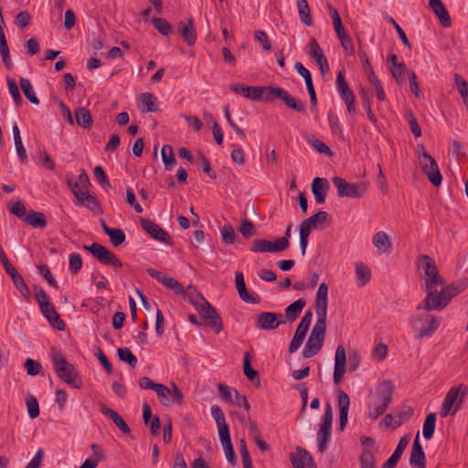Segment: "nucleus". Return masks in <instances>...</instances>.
Instances as JSON below:
<instances>
[{
    "label": "nucleus",
    "instance_id": "nucleus-51",
    "mask_svg": "<svg viewBox=\"0 0 468 468\" xmlns=\"http://www.w3.org/2000/svg\"><path fill=\"white\" fill-rule=\"evenodd\" d=\"M107 234L110 237L111 243L114 247L122 245L125 241V233L121 229H108Z\"/></svg>",
    "mask_w": 468,
    "mask_h": 468
},
{
    "label": "nucleus",
    "instance_id": "nucleus-20",
    "mask_svg": "<svg viewBox=\"0 0 468 468\" xmlns=\"http://www.w3.org/2000/svg\"><path fill=\"white\" fill-rule=\"evenodd\" d=\"M235 284L238 293L243 302L250 303H258L260 302V297L257 293H250L248 292L241 271L235 272Z\"/></svg>",
    "mask_w": 468,
    "mask_h": 468
},
{
    "label": "nucleus",
    "instance_id": "nucleus-37",
    "mask_svg": "<svg viewBox=\"0 0 468 468\" xmlns=\"http://www.w3.org/2000/svg\"><path fill=\"white\" fill-rule=\"evenodd\" d=\"M373 244L381 252L388 251L392 246L388 235L384 231H378L374 235Z\"/></svg>",
    "mask_w": 468,
    "mask_h": 468
},
{
    "label": "nucleus",
    "instance_id": "nucleus-16",
    "mask_svg": "<svg viewBox=\"0 0 468 468\" xmlns=\"http://www.w3.org/2000/svg\"><path fill=\"white\" fill-rule=\"evenodd\" d=\"M270 91H271V96H272L273 98L276 97V98L280 99L281 101H282L288 108H290L299 113L305 112L306 106H305L304 102L295 99L282 88L271 86Z\"/></svg>",
    "mask_w": 468,
    "mask_h": 468
},
{
    "label": "nucleus",
    "instance_id": "nucleus-39",
    "mask_svg": "<svg viewBox=\"0 0 468 468\" xmlns=\"http://www.w3.org/2000/svg\"><path fill=\"white\" fill-rule=\"evenodd\" d=\"M75 118L77 123L84 129H90L92 126L93 120L90 111L84 107L75 110Z\"/></svg>",
    "mask_w": 468,
    "mask_h": 468
},
{
    "label": "nucleus",
    "instance_id": "nucleus-30",
    "mask_svg": "<svg viewBox=\"0 0 468 468\" xmlns=\"http://www.w3.org/2000/svg\"><path fill=\"white\" fill-rule=\"evenodd\" d=\"M468 287V278H464L456 282L452 283L446 287H443L441 290V293L444 294V299L446 303L449 304L451 300L463 292Z\"/></svg>",
    "mask_w": 468,
    "mask_h": 468
},
{
    "label": "nucleus",
    "instance_id": "nucleus-63",
    "mask_svg": "<svg viewBox=\"0 0 468 468\" xmlns=\"http://www.w3.org/2000/svg\"><path fill=\"white\" fill-rule=\"evenodd\" d=\"M24 367L26 368L27 373L30 376H37L40 373V363L32 358H27Z\"/></svg>",
    "mask_w": 468,
    "mask_h": 468
},
{
    "label": "nucleus",
    "instance_id": "nucleus-42",
    "mask_svg": "<svg viewBox=\"0 0 468 468\" xmlns=\"http://www.w3.org/2000/svg\"><path fill=\"white\" fill-rule=\"evenodd\" d=\"M24 222L33 228L44 229L47 226L45 215L42 212L31 211L24 219Z\"/></svg>",
    "mask_w": 468,
    "mask_h": 468
},
{
    "label": "nucleus",
    "instance_id": "nucleus-2",
    "mask_svg": "<svg viewBox=\"0 0 468 468\" xmlns=\"http://www.w3.org/2000/svg\"><path fill=\"white\" fill-rule=\"evenodd\" d=\"M394 386L391 380L382 381L377 388L375 401L368 406V417L377 420L392 402Z\"/></svg>",
    "mask_w": 468,
    "mask_h": 468
},
{
    "label": "nucleus",
    "instance_id": "nucleus-19",
    "mask_svg": "<svg viewBox=\"0 0 468 468\" xmlns=\"http://www.w3.org/2000/svg\"><path fill=\"white\" fill-rule=\"evenodd\" d=\"M422 319H427L429 322V325L426 328L415 329V338L421 339L423 337L431 336L439 327L440 322L436 320L433 315L426 314L423 316H415L410 319V323L415 324L418 321H421Z\"/></svg>",
    "mask_w": 468,
    "mask_h": 468
},
{
    "label": "nucleus",
    "instance_id": "nucleus-6",
    "mask_svg": "<svg viewBox=\"0 0 468 468\" xmlns=\"http://www.w3.org/2000/svg\"><path fill=\"white\" fill-rule=\"evenodd\" d=\"M229 90L235 93L241 94L247 99L251 101H261L266 102H271L273 97L271 96V86H246L239 84H231Z\"/></svg>",
    "mask_w": 468,
    "mask_h": 468
},
{
    "label": "nucleus",
    "instance_id": "nucleus-34",
    "mask_svg": "<svg viewBox=\"0 0 468 468\" xmlns=\"http://www.w3.org/2000/svg\"><path fill=\"white\" fill-rule=\"evenodd\" d=\"M305 304H306V301L303 298H300V299L296 300L295 302H293L292 303H291L290 305H288L285 309V314H284L285 319L289 323L294 322L298 318V316L301 314Z\"/></svg>",
    "mask_w": 468,
    "mask_h": 468
},
{
    "label": "nucleus",
    "instance_id": "nucleus-10",
    "mask_svg": "<svg viewBox=\"0 0 468 468\" xmlns=\"http://www.w3.org/2000/svg\"><path fill=\"white\" fill-rule=\"evenodd\" d=\"M200 316L207 321V324L211 327L216 334H219L223 330V322L216 309L207 301L204 300L202 304L197 306L196 309Z\"/></svg>",
    "mask_w": 468,
    "mask_h": 468
},
{
    "label": "nucleus",
    "instance_id": "nucleus-18",
    "mask_svg": "<svg viewBox=\"0 0 468 468\" xmlns=\"http://www.w3.org/2000/svg\"><path fill=\"white\" fill-rule=\"evenodd\" d=\"M346 353L342 345L337 346L335 356L334 383L338 385L346 372Z\"/></svg>",
    "mask_w": 468,
    "mask_h": 468
},
{
    "label": "nucleus",
    "instance_id": "nucleus-27",
    "mask_svg": "<svg viewBox=\"0 0 468 468\" xmlns=\"http://www.w3.org/2000/svg\"><path fill=\"white\" fill-rule=\"evenodd\" d=\"M429 5L433 13L440 19L443 27H449L452 25L451 16L441 0H429Z\"/></svg>",
    "mask_w": 468,
    "mask_h": 468
},
{
    "label": "nucleus",
    "instance_id": "nucleus-7",
    "mask_svg": "<svg viewBox=\"0 0 468 468\" xmlns=\"http://www.w3.org/2000/svg\"><path fill=\"white\" fill-rule=\"evenodd\" d=\"M332 181L340 197L359 198L367 191V186L364 183H348L346 179L339 176H334Z\"/></svg>",
    "mask_w": 468,
    "mask_h": 468
},
{
    "label": "nucleus",
    "instance_id": "nucleus-50",
    "mask_svg": "<svg viewBox=\"0 0 468 468\" xmlns=\"http://www.w3.org/2000/svg\"><path fill=\"white\" fill-rule=\"evenodd\" d=\"M359 463L361 468H377V459L370 450H364L360 455Z\"/></svg>",
    "mask_w": 468,
    "mask_h": 468
},
{
    "label": "nucleus",
    "instance_id": "nucleus-62",
    "mask_svg": "<svg viewBox=\"0 0 468 468\" xmlns=\"http://www.w3.org/2000/svg\"><path fill=\"white\" fill-rule=\"evenodd\" d=\"M222 239L228 244H233L236 240L237 234L231 225L224 226L221 229Z\"/></svg>",
    "mask_w": 468,
    "mask_h": 468
},
{
    "label": "nucleus",
    "instance_id": "nucleus-29",
    "mask_svg": "<svg viewBox=\"0 0 468 468\" xmlns=\"http://www.w3.org/2000/svg\"><path fill=\"white\" fill-rule=\"evenodd\" d=\"M276 320L275 313L263 312L257 317L256 327L262 330H274L280 326V322Z\"/></svg>",
    "mask_w": 468,
    "mask_h": 468
},
{
    "label": "nucleus",
    "instance_id": "nucleus-58",
    "mask_svg": "<svg viewBox=\"0 0 468 468\" xmlns=\"http://www.w3.org/2000/svg\"><path fill=\"white\" fill-rule=\"evenodd\" d=\"M307 142L318 152L321 154H326L332 155L331 149L321 140L317 139L314 135L309 136L307 138Z\"/></svg>",
    "mask_w": 468,
    "mask_h": 468
},
{
    "label": "nucleus",
    "instance_id": "nucleus-35",
    "mask_svg": "<svg viewBox=\"0 0 468 468\" xmlns=\"http://www.w3.org/2000/svg\"><path fill=\"white\" fill-rule=\"evenodd\" d=\"M146 272L154 279L161 282L167 289L175 290L176 289V280L165 273L154 270L153 268H148Z\"/></svg>",
    "mask_w": 468,
    "mask_h": 468
},
{
    "label": "nucleus",
    "instance_id": "nucleus-55",
    "mask_svg": "<svg viewBox=\"0 0 468 468\" xmlns=\"http://www.w3.org/2000/svg\"><path fill=\"white\" fill-rule=\"evenodd\" d=\"M27 413L31 419H35L39 415V406L37 399L32 395H27L26 399Z\"/></svg>",
    "mask_w": 468,
    "mask_h": 468
},
{
    "label": "nucleus",
    "instance_id": "nucleus-17",
    "mask_svg": "<svg viewBox=\"0 0 468 468\" xmlns=\"http://www.w3.org/2000/svg\"><path fill=\"white\" fill-rule=\"evenodd\" d=\"M141 225L143 229L154 239L166 243L173 244L172 237L161 227L150 219L141 218Z\"/></svg>",
    "mask_w": 468,
    "mask_h": 468
},
{
    "label": "nucleus",
    "instance_id": "nucleus-57",
    "mask_svg": "<svg viewBox=\"0 0 468 468\" xmlns=\"http://www.w3.org/2000/svg\"><path fill=\"white\" fill-rule=\"evenodd\" d=\"M117 352L118 356L122 361L128 363L132 367H135L137 364V358L130 349L120 347L118 348Z\"/></svg>",
    "mask_w": 468,
    "mask_h": 468
},
{
    "label": "nucleus",
    "instance_id": "nucleus-13",
    "mask_svg": "<svg viewBox=\"0 0 468 468\" xmlns=\"http://www.w3.org/2000/svg\"><path fill=\"white\" fill-rule=\"evenodd\" d=\"M288 248L287 240L277 239L275 241H270L265 239H255L251 242L250 250L254 253L260 252H281Z\"/></svg>",
    "mask_w": 468,
    "mask_h": 468
},
{
    "label": "nucleus",
    "instance_id": "nucleus-64",
    "mask_svg": "<svg viewBox=\"0 0 468 468\" xmlns=\"http://www.w3.org/2000/svg\"><path fill=\"white\" fill-rule=\"evenodd\" d=\"M94 176H96L97 178V181L98 183L103 187V188H107V187H111V184H110V181L108 179V176L105 173V171L103 170V168L100 165H97L95 168H94Z\"/></svg>",
    "mask_w": 468,
    "mask_h": 468
},
{
    "label": "nucleus",
    "instance_id": "nucleus-23",
    "mask_svg": "<svg viewBox=\"0 0 468 468\" xmlns=\"http://www.w3.org/2000/svg\"><path fill=\"white\" fill-rule=\"evenodd\" d=\"M290 460L293 468H312L314 466L311 454L303 448H297V454L292 453Z\"/></svg>",
    "mask_w": 468,
    "mask_h": 468
},
{
    "label": "nucleus",
    "instance_id": "nucleus-31",
    "mask_svg": "<svg viewBox=\"0 0 468 468\" xmlns=\"http://www.w3.org/2000/svg\"><path fill=\"white\" fill-rule=\"evenodd\" d=\"M101 412L103 415L108 416L122 433L130 434L131 429L125 420L115 410L108 408L105 404H101Z\"/></svg>",
    "mask_w": 468,
    "mask_h": 468
},
{
    "label": "nucleus",
    "instance_id": "nucleus-22",
    "mask_svg": "<svg viewBox=\"0 0 468 468\" xmlns=\"http://www.w3.org/2000/svg\"><path fill=\"white\" fill-rule=\"evenodd\" d=\"M181 295L182 298L190 303L196 309L197 306L202 304V302L206 300L203 295L197 292L192 286H188L186 289L177 282V295Z\"/></svg>",
    "mask_w": 468,
    "mask_h": 468
},
{
    "label": "nucleus",
    "instance_id": "nucleus-8",
    "mask_svg": "<svg viewBox=\"0 0 468 468\" xmlns=\"http://www.w3.org/2000/svg\"><path fill=\"white\" fill-rule=\"evenodd\" d=\"M83 249L90 252L102 264L111 265L115 268L122 266V261L112 251L99 243L94 242L91 245H84Z\"/></svg>",
    "mask_w": 468,
    "mask_h": 468
},
{
    "label": "nucleus",
    "instance_id": "nucleus-12",
    "mask_svg": "<svg viewBox=\"0 0 468 468\" xmlns=\"http://www.w3.org/2000/svg\"><path fill=\"white\" fill-rule=\"evenodd\" d=\"M0 261L5 270V271L10 275L12 281L16 287V289L20 292V293L27 299L30 297V290L28 286L26 284L23 277L18 273L15 267L11 264L9 260L7 259L5 251L0 250Z\"/></svg>",
    "mask_w": 468,
    "mask_h": 468
},
{
    "label": "nucleus",
    "instance_id": "nucleus-5",
    "mask_svg": "<svg viewBox=\"0 0 468 468\" xmlns=\"http://www.w3.org/2000/svg\"><path fill=\"white\" fill-rule=\"evenodd\" d=\"M468 393V388L463 384L458 387H452L447 392L445 399L442 403V407L441 410V417H447L455 405V408L452 411V415H454L459 410L461 404L463 402L465 397Z\"/></svg>",
    "mask_w": 468,
    "mask_h": 468
},
{
    "label": "nucleus",
    "instance_id": "nucleus-26",
    "mask_svg": "<svg viewBox=\"0 0 468 468\" xmlns=\"http://www.w3.org/2000/svg\"><path fill=\"white\" fill-rule=\"evenodd\" d=\"M338 408H339V428L343 431L347 423L348 410L350 406V399L348 395L342 389L338 392Z\"/></svg>",
    "mask_w": 468,
    "mask_h": 468
},
{
    "label": "nucleus",
    "instance_id": "nucleus-21",
    "mask_svg": "<svg viewBox=\"0 0 468 468\" xmlns=\"http://www.w3.org/2000/svg\"><path fill=\"white\" fill-rule=\"evenodd\" d=\"M330 185L326 178L315 177L312 182V193L316 203L324 204L326 195L329 191Z\"/></svg>",
    "mask_w": 468,
    "mask_h": 468
},
{
    "label": "nucleus",
    "instance_id": "nucleus-47",
    "mask_svg": "<svg viewBox=\"0 0 468 468\" xmlns=\"http://www.w3.org/2000/svg\"><path fill=\"white\" fill-rule=\"evenodd\" d=\"M436 415L430 413L427 415L423 424V436L425 439L430 440L432 438L435 431Z\"/></svg>",
    "mask_w": 468,
    "mask_h": 468
},
{
    "label": "nucleus",
    "instance_id": "nucleus-56",
    "mask_svg": "<svg viewBox=\"0 0 468 468\" xmlns=\"http://www.w3.org/2000/svg\"><path fill=\"white\" fill-rule=\"evenodd\" d=\"M406 120L409 122L410 128L413 135L418 138L421 136V128L418 123L416 117L411 111H407L405 113Z\"/></svg>",
    "mask_w": 468,
    "mask_h": 468
},
{
    "label": "nucleus",
    "instance_id": "nucleus-46",
    "mask_svg": "<svg viewBox=\"0 0 468 468\" xmlns=\"http://www.w3.org/2000/svg\"><path fill=\"white\" fill-rule=\"evenodd\" d=\"M140 102L143 105V112H155L158 110L152 93L145 92L140 96Z\"/></svg>",
    "mask_w": 468,
    "mask_h": 468
},
{
    "label": "nucleus",
    "instance_id": "nucleus-38",
    "mask_svg": "<svg viewBox=\"0 0 468 468\" xmlns=\"http://www.w3.org/2000/svg\"><path fill=\"white\" fill-rule=\"evenodd\" d=\"M357 285L365 286L371 279L370 269L363 262H356L355 264Z\"/></svg>",
    "mask_w": 468,
    "mask_h": 468
},
{
    "label": "nucleus",
    "instance_id": "nucleus-49",
    "mask_svg": "<svg viewBox=\"0 0 468 468\" xmlns=\"http://www.w3.org/2000/svg\"><path fill=\"white\" fill-rule=\"evenodd\" d=\"M250 354L249 352L244 354V361H243V371L244 375L247 377V378L253 382L255 379L258 381L259 379V374L258 372L251 367L250 365Z\"/></svg>",
    "mask_w": 468,
    "mask_h": 468
},
{
    "label": "nucleus",
    "instance_id": "nucleus-3",
    "mask_svg": "<svg viewBox=\"0 0 468 468\" xmlns=\"http://www.w3.org/2000/svg\"><path fill=\"white\" fill-rule=\"evenodd\" d=\"M418 268L424 271L423 278L425 279V290L436 288L438 285L444 283L442 276L439 274L438 268L434 260L424 254L418 259Z\"/></svg>",
    "mask_w": 468,
    "mask_h": 468
},
{
    "label": "nucleus",
    "instance_id": "nucleus-11",
    "mask_svg": "<svg viewBox=\"0 0 468 468\" xmlns=\"http://www.w3.org/2000/svg\"><path fill=\"white\" fill-rule=\"evenodd\" d=\"M336 88L341 99L346 104L347 112L350 115H355L356 109V97L353 90L349 88L348 83L345 79L343 71H339L336 76Z\"/></svg>",
    "mask_w": 468,
    "mask_h": 468
},
{
    "label": "nucleus",
    "instance_id": "nucleus-60",
    "mask_svg": "<svg viewBox=\"0 0 468 468\" xmlns=\"http://www.w3.org/2000/svg\"><path fill=\"white\" fill-rule=\"evenodd\" d=\"M413 409L410 406H403L400 408L398 418L399 421L395 423L393 429L399 427L402 423L408 420L413 415Z\"/></svg>",
    "mask_w": 468,
    "mask_h": 468
},
{
    "label": "nucleus",
    "instance_id": "nucleus-4",
    "mask_svg": "<svg viewBox=\"0 0 468 468\" xmlns=\"http://www.w3.org/2000/svg\"><path fill=\"white\" fill-rule=\"evenodd\" d=\"M418 154L422 172L434 186H439L441 184L442 176L435 159L428 154L422 145H419Z\"/></svg>",
    "mask_w": 468,
    "mask_h": 468
},
{
    "label": "nucleus",
    "instance_id": "nucleus-28",
    "mask_svg": "<svg viewBox=\"0 0 468 468\" xmlns=\"http://www.w3.org/2000/svg\"><path fill=\"white\" fill-rule=\"evenodd\" d=\"M170 384L172 389L168 388L163 384H159L155 389L159 401L165 407L172 406L176 399V382L171 381Z\"/></svg>",
    "mask_w": 468,
    "mask_h": 468
},
{
    "label": "nucleus",
    "instance_id": "nucleus-44",
    "mask_svg": "<svg viewBox=\"0 0 468 468\" xmlns=\"http://www.w3.org/2000/svg\"><path fill=\"white\" fill-rule=\"evenodd\" d=\"M297 7L302 22L305 26H312L313 19L311 16V11L307 0H298Z\"/></svg>",
    "mask_w": 468,
    "mask_h": 468
},
{
    "label": "nucleus",
    "instance_id": "nucleus-25",
    "mask_svg": "<svg viewBox=\"0 0 468 468\" xmlns=\"http://www.w3.org/2000/svg\"><path fill=\"white\" fill-rule=\"evenodd\" d=\"M178 31L188 46L191 47L196 43L197 31L193 18H188L186 21H180L178 23Z\"/></svg>",
    "mask_w": 468,
    "mask_h": 468
},
{
    "label": "nucleus",
    "instance_id": "nucleus-15",
    "mask_svg": "<svg viewBox=\"0 0 468 468\" xmlns=\"http://www.w3.org/2000/svg\"><path fill=\"white\" fill-rule=\"evenodd\" d=\"M312 319L313 313L312 311L309 310L304 314L303 317L302 318L301 322L299 323L296 328L295 334L289 346L288 350L290 354L294 353L303 344V341L304 340L309 326L312 323Z\"/></svg>",
    "mask_w": 468,
    "mask_h": 468
},
{
    "label": "nucleus",
    "instance_id": "nucleus-48",
    "mask_svg": "<svg viewBox=\"0 0 468 468\" xmlns=\"http://www.w3.org/2000/svg\"><path fill=\"white\" fill-rule=\"evenodd\" d=\"M308 48H309V50H308L309 55L316 61V63L326 58L324 54L323 49L321 48V47L319 46V44L317 43V41L314 37H312L310 39Z\"/></svg>",
    "mask_w": 468,
    "mask_h": 468
},
{
    "label": "nucleus",
    "instance_id": "nucleus-61",
    "mask_svg": "<svg viewBox=\"0 0 468 468\" xmlns=\"http://www.w3.org/2000/svg\"><path fill=\"white\" fill-rule=\"evenodd\" d=\"M82 267V260L80 254L71 253L69 255V268L72 274H77Z\"/></svg>",
    "mask_w": 468,
    "mask_h": 468
},
{
    "label": "nucleus",
    "instance_id": "nucleus-59",
    "mask_svg": "<svg viewBox=\"0 0 468 468\" xmlns=\"http://www.w3.org/2000/svg\"><path fill=\"white\" fill-rule=\"evenodd\" d=\"M155 29H157L162 35L167 36L172 31V26L165 18L155 17L152 20Z\"/></svg>",
    "mask_w": 468,
    "mask_h": 468
},
{
    "label": "nucleus",
    "instance_id": "nucleus-45",
    "mask_svg": "<svg viewBox=\"0 0 468 468\" xmlns=\"http://www.w3.org/2000/svg\"><path fill=\"white\" fill-rule=\"evenodd\" d=\"M161 155L165 168L172 170L176 162L173 147L170 144H165L161 149Z\"/></svg>",
    "mask_w": 468,
    "mask_h": 468
},
{
    "label": "nucleus",
    "instance_id": "nucleus-24",
    "mask_svg": "<svg viewBox=\"0 0 468 468\" xmlns=\"http://www.w3.org/2000/svg\"><path fill=\"white\" fill-rule=\"evenodd\" d=\"M410 464L412 468H425V452L419 440V433L412 444Z\"/></svg>",
    "mask_w": 468,
    "mask_h": 468
},
{
    "label": "nucleus",
    "instance_id": "nucleus-54",
    "mask_svg": "<svg viewBox=\"0 0 468 468\" xmlns=\"http://www.w3.org/2000/svg\"><path fill=\"white\" fill-rule=\"evenodd\" d=\"M0 54L6 69H11L13 68V63L11 60L10 51L5 37L0 39Z\"/></svg>",
    "mask_w": 468,
    "mask_h": 468
},
{
    "label": "nucleus",
    "instance_id": "nucleus-52",
    "mask_svg": "<svg viewBox=\"0 0 468 468\" xmlns=\"http://www.w3.org/2000/svg\"><path fill=\"white\" fill-rule=\"evenodd\" d=\"M6 81H7L8 90H9L10 94L12 95L16 105L17 107H20L23 103V99H22V96L19 91V88H18L16 80L11 78H7Z\"/></svg>",
    "mask_w": 468,
    "mask_h": 468
},
{
    "label": "nucleus",
    "instance_id": "nucleus-53",
    "mask_svg": "<svg viewBox=\"0 0 468 468\" xmlns=\"http://www.w3.org/2000/svg\"><path fill=\"white\" fill-rule=\"evenodd\" d=\"M8 208L11 214L16 216L18 218L24 221L27 217V209L22 201L16 200L8 205Z\"/></svg>",
    "mask_w": 468,
    "mask_h": 468
},
{
    "label": "nucleus",
    "instance_id": "nucleus-40",
    "mask_svg": "<svg viewBox=\"0 0 468 468\" xmlns=\"http://www.w3.org/2000/svg\"><path fill=\"white\" fill-rule=\"evenodd\" d=\"M19 86L25 95V97L35 105L39 104V100L37 97L34 89L32 87V84L28 79L20 77L19 79Z\"/></svg>",
    "mask_w": 468,
    "mask_h": 468
},
{
    "label": "nucleus",
    "instance_id": "nucleus-33",
    "mask_svg": "<svg viewBox=\"0 0 468 468\" xmlns=\"http://www.w3.org/2000/svg\"><path fill=\"white\" fill-rule=\"evenodd\" d=\"M326 316L324 314L316 313V323L314 325L309 337L324 341L326 332Z\"/></svg>",
    "mask_w": 468,
    "mask_h": 468
},
{
    "label": "nucleus",
    "instance_id": "nucleus-9",
    "mask_svg": "<svg viewBox=\"0 0 468 468\" xmlns=\"http://www.w3.org/2000/svg\"><path fill=\"white\" fill-rule=\"evenodd\" d=\"M333 417L334 414L332 407L329 403H327L324 409L323 423L320 425L317 433L318 451L320 452H324L325 451L330 441Z\"/></svg>",
    "mask_w": 468,
    "mask_h": 468
},
{
    "label": "nucleus",
    "instance_id": "nucleus-14",
    "mask_svg": "<svg viewBox=\"0 0 468 468\" xmlns=\"http://www.w3.org/2000/svg\"><path fill=\"white\" fill-rule=\"evenodd\" d=\"M426 297L424 300L417 305V310L433 311L442 310L448 303L444 299V294L441 292L437 293L435 288L431 290H425Z\"/></svg>",
    "mask_w": 468,
    "mask_h": 468
},
{
    "label": "nucleus",
    "instance_id": "nucleus-32",
    "mask_svg": "<svg viewBox=\"0 0 468 468\" xmlns=\"http://www.w3.org/2000/svg\"><path fill=\"white\" fill-rule=\"evenodd\" d=\"M327 294H328V286L326 283L322 282L319 285L318 291L315 296L314 308L315 313L324 314L327 315Z\"/></svg>",
    "mask_w": 468,
    "mask_h": 468
},
{
    "label": "nucleus",
    "instance_id": "nucleus-41",
    "mask_svg": "<svg viewBox=\"0 0 468 468\" xmlns=\"http://www.w3.org/2000/svg\"><path fill=\"white\" fill-rule=\"evenodd\" d=\"M305 221H307L314 229L317 228L318 225H321V228L323 229V224H325L326 226L331 224V217L326 211H318L316 214L307 218Z\"/></svg>",
    "mask_w": 468,
    "mask_h": 468
},
{
    "label": "nucleus",
    "instance_id": "nucleus-43",
    "mask_svg": "<svg viewBox=\"0 0 468 468\" xmlns=\"http://www.w3.org/2000/svg\"><path fill=\"white\" fill-rule=\"evenodd\" d=\"M12 132H13V135H14L15 147H16L17 155L19 156L22 163H26L27 160V152L23 145L21 136H20V131L16 124H15L13 126Z\"/></svg>",
    "mask_w": 468,
    "mask_h": 468
},
{
    "label": "nucleus",
    "instance_id": "nucleus-36",
    "mask_svg": "<svg viewBox=\"0 0 468 468\" xmlns=\"http://www.w3.org/2000/svg\"><path fill=\"white\" fill-rule=\"evenodd\" d=\"M324 341L319 339H314L312 337H308V340L302 351V355L305 358H310L314 356L323 347Z\"/></svg>",
    "mask_w": 468,
    "mask_h": 468
},
{
    "label": "nucleus",
    "instance_id": "nucleus-1",
    "mask_svg": "<svg viewBox=\"0 0 468 468\" xmlns=\"http://www.w3.org/2000/svg\"><path fill=\"white\" fill-rule=\"evenodd\" d=\"M51 360L55 373L60 380L75 388H80L82 381L72 364L68 362L60 351L52 348Z\"/></svg>",
    "mask_w": 468,
    "mask_h": 468
}]
</instances>
